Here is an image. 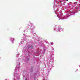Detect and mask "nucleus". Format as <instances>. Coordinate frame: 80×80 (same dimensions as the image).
<instances>
[{
  "instance_id": "nucleus-1",
  "label": "nucleus",
  "mask_w": 80,
  "mask_h": 80,
  "mask_svg": "<svg viewBox=\"0 0 80 80\" xmlns=\"http://www.w3.org/2000/svg\"><path fill=\"white\" fill-rule=\"evenodd\" d=\"M30 48H33V46H31L30 47Z\"/></svg>"
},
{
  "instance_id": "nucleus-2",
  "label": "nucleus",
  "mask_w": 80,
  "mask_h": 80,
  "mask_svg": "<svg viewBox=\"0 0 80 80\" xmlns=\"http://www.w3.org/2000/svg\"><path fill=\"white\" fill-rule=\"evenodd\" d=\"M12 42H13V41H14L13 40H13H12Z\"/></svg>"
},
{
  "instance_id": "nucleus-3",
  "label": "nucleus",
  "mask_w": 80,
  "mask_h": 80,
  "mask_svg": "<svg viewBox=\"0 0 80 80\" xmlns=\"http://www.w3.org/2000/svg\"><path fill=\"white\" fill-rule=\"evenodd\" d=\"M66 0V1H68V0Z\"/></svg>"
},
{
  "instance_id": "nucleus-4",
  "label": "nucleus",
  "mask_w": 80,
  "mask_h": 80,
  "mask_svg": "<svg viewBox=\"0 0 80 80\" xmlns=\"http://www.w3.org/2000/svg\"><path fill=\"white\" fill-rule=\"evenodd\" d=\"M27 80V78L26 79V80Z\"/></svg>"
}]
</instances>
